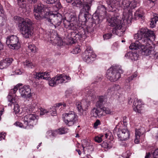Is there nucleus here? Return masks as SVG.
Masks as SVG:
<instances>
[{"mask_svg":"<svg viewBox=\"0 0 158 158\" xmlns=\"http://www.w3.org/2000/svg\"><path fill=\"white\" fill-rule=\"evenodd\" d=\"M7 98L8 101L10 102V103L8 104L9 106H11L12 104L14 103L15 98L13 97L12 95L9 94L7 97Z\"/></svg>","mask_w":158,"mask_h":158,"instance_id":"32","label":"nucleus"},{"mask_svg":"<svg viewBox=\"0 0 158 158\" xmlns=\"http://www.w3.org/2000/svg\"><path fill=\"white\" fill-rule=\"evenodd\" d=\"M28 2L31 4H34L37 2L38 0H27Z\"/></svg>","mask_w":158,"mask_h":158,"instance_id":"61","label":"nucleus"},{"mask_svg":"<svg viewBox=\"0 0 158 158\" xmlns=\"http://www.w3.org/2000/svg\"><path fill=\"white\" fill-rule=\"evenodd\" d=\"M62 7V6L60 2H58L56 5L54 6V8H56L55 11H57L59 9H60Z\"/></svg>","mask_w":158,"mask_h":158,"instance_id":"49","label":"nucleus"},{"mask_svg":"<svg viewBox=\"0 0 158 158\" xmlns=\"http://www.w3.org/2000/svg\"><path fill=\"white\" fill-rule=\"evenodd\" d=\"M136 76L137 75L135 73L133 74L132 76L129 77L128 79H127V81H128V82H130L133 79V78L136 77Z\"/></svg>","mask_w":158,"mask_h":158,"instance_id":"53","label":"nucleus"},{"mask_svg":"<svg viewBox=\"0 0 158 158\" xmlns=\"http://www.w3.org/2000/svg\"><path fill=\"white\" fill-rule=\"evenodd\" d=\"M134 38L138 40L131 44L129 48L131 50H137L140 48L142 53L146 56L149 55L151 53L152 50L146 47L151 45L152 40H154L156 35L154 32L146 28H142L138 31L134 35Z\"/></svg>","mask_w":158,"mask_h":158,"instance_id":"1","label":"nucleus"},{"mask_svg":"<svg viewBox=\"0 0 158 158\" xmlns=\"http://www.w3.org/2000/svg\"><path fill=\"white\" fill-rule=\"evenodd\" d=\"M63 20L64 27L68 29V28H69V25H70V22L66 20H65L64 18L63 19Z\"/></svg>","mask_w":158,"mask_h":158,"instance_id":"40","label":"nucleus"},{"mask_svg":"<svg viewBox=\"0 0 158 158\" xmlns=\"http://www.w3.org/2000/svg\"><path fill=\"white\" fill-rule=\"evenodd\" d=\"M5 133L4 132H1L0 133V140H2V139H4L5 138V135L4 134Z\"/></svg>","mask_w":158,"mask_h":158,"instance_id":"59","label":"nucleus"},{"mask_svg":"<svg viewBox=\"0 0 158 158\" xmlns=\"http://www.w3.org/2000/svg\"><path fill=\"white\" fill-rule=\"evenodd\" d=\"M13 60V59L12 58H6L3 60L0 64V66H2V68H6L10 65Z\"/></svg>","mask_w":158,"mask_h":158,"instance_id":"18","label":"nucleus"},{"mask_svg":"<svg viewBox=\"0 0 158 158\" xmlns=\"http://www.w3.org/2000/svg\"><path fill=\"white\" fill-rule=\"evenodd\" d=\"M81 51V50L79 48V46H78L77 47H76L74 48H73L72 52L73 54H77L80 52Z\"/></svg>","mask_w":158,"mask_h":158,"instance_id":"45","label":"nucleus"},{"mask_svg":"<svg viewBox=\"0 0 158 158\" xmlns=\"http://www.w3.org/2000/svg\"><path fill=\"white\" fill-rule=\"evenodd\" d=\"M78 40L77 38H76V37H72V32H71L70 37L68 39V42L69 44H73L75 43V41H77Z\"/></svg>","mask_w":158,"mask_h":158,"instance_id":"29","label":"nucleus"},{"mask_svg":"<svg viewBox=\"0 0 158 158\" xmlns=\"http://www.w3.org/2000/svg\"><path fill=\"white\" fill-rule=\"evenodd\" d=\"M100 124V122L99 120L97 119L95 122L94 123V127H96L98 125Z\"/></svg>","mask_w":158,"mask_h":158,"instance_id":"58","label":"nucleus"},{"mask_svg":"<svg viewBox=\"0 0 158 158\" xmlns=\"http://www.w3.org/2000/svg\"><path fill=\"white\" fill-rule=\"evenodd\" d=\"M92 6L91 2H85L84 4L82 5V8L81 9L80 11V13L79 16H80L82 15V13H89L91 10V7Z\"/></svg>","mask_w":158,"mask_h":158,"instance_id":"16","label":"nucleus"},{"mask_svg":"<svg viewBox=\"0 0 158 158\" xmlns=\"http://www.w3.org/2000/svg\"><path fill=\"white\" fill-rule=\"evenodd\" d=\"M112 35V34L107 33L103 35V38L104 40H107L110 38Z\"/></svg>","mask_w":158,"mask_h":158,"instance_id":"46","label":"nucleus"},{"mask_svg":"<svg viewBox=\"0 0 158 158\" xmlns=\"http://www.w3.org/2000/svg\"><path fill=\"white\" fill-rule=\"evenodd\" d=\"M28 111L29 112V114H28L24 116V123L27 125H28L29 123H31L30 125L33 126V125L35 124L34 123V121L35 120L36 121H37L36 115L30 114L31 112L32 111L31 109H29L27 111V112H28Z\"/></svg>","mask_w":158,"mask_h":158,"instance_id":"12","label":"nucleus"},{"mask_svg":"<svg viewBox=\"0 0 158 158\" xmlns=\"http://www.w3.org/2000/svg\"><path fill=\"white\" fill-rule=\"evenodd\" d=\"M114 135H117L120 140L125 141L128 139L130 137V132L127 127L122 128L121 127L118 129L117 127H115L113 131Z\"/></svg>","mask_w":158,"mask_h":158,"instance_id":"6","label":"nucleus"},{"mask_svg":"<svg viewBox=\"0 0 158 158\" xmlns=\"http://www.w3.org/2000/svg\"><path fill=\"white\" fill-rule=\"evenodd\" d=\"M63 77L64 79V81H65V79L68 80H69L71 79L70 77L69 76H67L66 75L64 74H63Z\"/></svg>","mask_w":158,"mask_h":158,"instance_id":"60","label":"nucleus"},{"mask_svg":"<svg viewBox=\"0 0 158 158\" xmlns=\"http://www.w3.org/2000/svg\"><path fill=\"white\" fill-rule=\"evenodd\" d=\"M153 158H158V149L155 150L152 153Z\"/></svg>","mask_w":158,"mask_h":158,"instance_id":"50","label":"nucleus"},{"mask_svg":"<svg viewBox=\"0 0 158 158\" xmlns=\"http://www.w3.org/2000/svg\"><path fill=\"white\" fill-rule=\"evenodd\" d=\"M106 96H99L98 101L96 103V105L97 107L100 108L102 107L106 102Z\"/></svg>","mask_w":158,"mask_h":158,"instance_id":"17","label":"nucleus"},{"mask_svg":"<svg viewBox=\"0 0 158 158\" xmlns=\"http://www.w3.org/2000/svg\"><path fill=\"white\" fill-rule=\"evenodd\" d=\"M68 29H71L74 31L77 29V28L75 25H74L73 23H70V25L69 26V28H68Z\"/></svg>","mask_w":158,"mask_h":158,"instance_id":"51","label":"nucleus"},{"mask_svg":"<svg viewBox=\"0 0 158 158\" xmlns=\"http://www.w3.org/2000/svg\"><path fill=\"white\" fill-rule=\"evenodd\" d=\"M18 4L21 8H25L26 6L25 3L22 2L21 1H18Z\"/></svg>","mask_w":158,"mask_h":158,"instance_id":"54","label":"nucleus"},{"mask_svg":"<svg viewBox=\"0 0 158 158\" xmlns=\"http://www.w3.org/2000/svg\"><path fill=\"white\" fill-rule=\"evenodd\" d=\"M77 108L79 112H81L83 111V109L81 105V102H78L76 104Z\"/></svg>","mask_w":158,"mask_h":158,"instance_id":"38","label":"nucleus"},{"mask_svg":"<svg viewBox=\"0 0 158 158\" xmlns=\"http://www.w3.org/2000/svg\"><path fill=\"white\" fill-rule=\"evenodd\" d=\"M103 110L105 111V113L106 114H109L111 113V111L108 108H103Z\"/></svg>","mask_w":158,"mask_h":158,"instance_id":"57","label":"nucleus"},{"mask_svg":"<svg viewBox=\"0 0 158 158\" xmlns=\"http://www.w3.org/2000/svg\"><path fill=\"white\" fill-rule=\"evenodd\" d=\"M47 134L49 135L50 136H53V132H52V130H50L48 131L47 132Z\"/></svg>","mask_w":158,"mask_h":158,"instance_id":"63","label":"nucleus"},{"mask_svg":"<svg viewBox=\"0 0 158 158\" xmlns=\"http://www.w3.org/2000/svg\"><path fill=\"white\" fill-rule=\"evenodd\" d=\"M93 31L92 28L90 26L85 28L80 26L77 29L76 31L72 32V37L75 36L78 40H80L81 39H85L88 33L92 32Z\"/></svg>","mask_w":158,"mask_h":158,"instance_id":"5","label":"nucleus"},{"mask_svg":"<svg viewBox=\"0 0 158 158\" xmlns=\"http://www.w3.org/2000/svg\"><path fill=\"white\" fill-rule=\"evenodd\" d=\"M63 19L62 15L58 13L57 14H53L50 16V23L53 24L56 28L60 26Z\"/></svg>","mask_w":158,"mask_h":158,"instance_id":"10","label":"nucleus"},{"mask_svg":"<svg viewBox=\"0 0 158 158\" xmlns=\"http://www.w3.org/2000/svg\"><path fill=\"white\" fill-rule=\"evenodd\" d=\"M6 44L13 49H18L20 47V43L18 37L14 35L8 36L6 38Z\"/></svg>","mask_w":158,"mask_h":158,"instance_id":"9","label":"nucleus"},{"mask_svg":"<svg viewBox=\"0 0 158 158\" xmlns=\"http://www.w3.org/2000/svg\"><path fill=\"white\" fill-rule=\"evenodd\" d=\"M82 146L84 150L85 148H87V147L90 146V144L89 142H87L85 140H83L82 141Z\"/></svg>","mask_w":158,"mask_h":158,"instance_id":"35","label":"nucleus"},{"mask_svg":"<svg viewBox=\"0 0 158 158\" xmlns=\"http://www.w3.org/2000/svg\"><path fill=\"white\" fill-rule=\"evenodd\" d=\"M158 21V15L155 14L150 21V25L152 27H154L155 26L156 22Z\"/></svg>","mask_w":158,"mask_h":158,"instance_id":"24","label":"nucleus"},{"mask_svg":"<svg viewBox=\"0 0 158 158\" xmlns=\"http://www.w3.org/2000/svg\"><path fill=\"white\" fill-rule=\"evenodd\" d=\"M34 13L35 18L36 19L39 20L42 19V13L34 12Z\"/></svg>","mask_w":158,"mask_h":158,"instance_id":"37","label":"nucleus"},{"mask_svg":"<svg viewBox=\"0 0 158 158\" xmlns=\"http://www.w3.org/2000/svg\"><path fill=\"white\" fill-rule=\"evenodd\" d=\"M23 85L22 83H19L15 86L14 88L11 89L10 92L9 94L12 95L13 94H15L17 90L18 89V88L20 86Z\"/></svg>","mask_w":158,"mask_h":158,"instance_id":"28","label":"nucleus"},{"mask_svg":"<svg viewBox=\"0 0 158 158\" xmlns=\"http://www.w3.org/2000/svg\"><path fill=\"white\" fill-rule=\"evenodd\" d=\"M54 36L55 39H54V37H52L51 36L50 40L53 42L57 44L58 45L60 46L62 45L63 42L62 40L56 35H55Z\"/></svg>","mask_w":158,"mask_h":158,"instance_id":"23","label":"nucleus"},{"mask_svg":"<svg viewBox=\"0 0 158 158\" xmlns=\"http://www.w3.org/2000/svg\"><path fill=\"white\" fill-rule=\"evenodd\" d=\"M44 3L50 4L55 3L57 0H42Z\"/></svg>","mask_w":158,"mask_h":158,"instance_id":"44","label":"nucleus"},{"mask_svg":"<svg viewBox=\"0 0 158 158\" xmlns=\"http://www.w3.org/2000/svg\"><path fill=\"white\" fill-rule=\"evenodd\" d=\"M46 72L36 73L35 75L34 76V78L36 79L39 80L40 79H44L49 80V77H44L45 75Z\"/></svg>","mask_w":158,"mask_h":158,"instance_id":"21","label":"nucleus"},{"mask_svg":"<svg viewBox=\"0 0 158 158\" xmlns=\"http://www.w3.org/2000/svg\"><path fill=\"white\" fill-rule=\"evenodd\" d=\"M117 87L118 89L120 88L118 85H115L114 86H113L108 90V92L110 93L113 91L114 90L115 87Z\"/></svg>","mask_w":158,"mask_h":158,"instance_id":"47","label":"nucleus"},{"mask_svg":"<svg viewBox=\"0 0 158 158\" xmlns=\"http://www.w3.org/2000/svg\"><path fill=\"white\" fill-rule=\"evenodd\" d=\"M106 3L108 5V9L109 11L113 12L115 10L114 9V4L115 3V1L114 0H107Z\"/></svg>","mask_w":158,"mask_h":158,"instance_id":"19","label":"nucleus"},{"mask_svg":"<svg viewBox=\"0 0 158 158\" xmlns=\"http://www.w3.org/2000/svg\"><path fill=\"white\" fill-rule=\"evenodd\" d=\"M106 7L103 5L98 6L96 13L92 17L94 23L96 24H99L102 22V19L106 17Z\"/></svg>","mask_w":158,"mask_h":158,"instance_id":"3","label":"nucleus"},{"mask_svg":"<svg viewBox=\"0 0 158 158\" xmlns=\"http://www.w3.org/2000/svg\"><path fill=\"white\" fill-rule=\"evenodd\" d=\"M28 48L32 52L35 53L37 51V48L34 45L30 44L28 46Z\"/></svg>","mask_w":158,"mask_h":158,"instance_id":"33","label":"nucleus"},{"mask_svg":"<svg viewBox=\"0 0 158 158\" xmlns=\"http://www.w3.org/2000/svg\"><path fill=\"white\" fill-rule=\"evenodd\" d=\"M58 130L59 134L62 135L67 133L68 132L69 129L67 128L62 127L58 129Z\"/></svg>","mask_w":158,"mask_h":158,"instance_id":"31","label":"nucleus"},{"mask_svg":"<svg viewBox=\"0 0 158 158\" xmlns=\"http://www.w3.org/2000/svg\"><path fill=\"white\" fill-rule=\"evenodd\" d=\"M42 19H46V20H47L49 22L50 21V16L53 14H50L48 12H45L44 11L42 13Z\"/></svg>","mask_w":158,"mask_h":158,"instance_id":"26","label":"nucleus"},{"mask_svg":"<svg viewBox=\"0 0 158 158\" xmlns=\"http://www.w3.org/2000/svg\"><path fill=\"white\" fill-rule=\"evenodd\" d=\"M93 111L94 112L97 116H99L101 114H100L101 110L97 109H96L95 108L93 109Z\"/></svg>","mask_w":158,"mask_h":158,"instance_id":"52","label":"nucleus"},{"mask_svg":"<svg viewBox=\"0 0 158 158\" xmlns=\"http://www.w3.org/2000/svg\"><path fill=\"white\" fill-rule=\"evenodd\" d=\"M102 146L104 147L105 148H109V144L106 142H103L102 143Z\"/></svg>","mask_w":158,"mask_h":158,"instance_id":"64","label":"nucleus"},{"mask_svg":"<svg viewBox=\"0 0 158 158\" xmlns=\"http://www.w3.org/2000/svg\"><path fill=\"white\" fill-rule=\"evenodd\" d=\"M13 104L14 107V110L16 114L17 113H18L19 111V107L18 104H16L15 105L14 103Z\"/></svg>","mask_w":158,"mask_h":158,"instance_id":"48","label":"nucleus"},{"mask_svg":"<svg viewBox=\"0 0 158 158\" xmlns=\"http://www.w3.org/2000/svg\"><path fill=\"white\" fill-rule=\"evenodd\" d=\"M53 136H55L57 134H59L58 130H52Z\"/></svg>","mask_w":158,"mask_h":158,"instance_id":"62","label":"nucleus"},{"mask_svg":"<svg viewBox=\"0 0 158 158\" xmlns=\"http://www.w3.org/2000/svg\"><path fill=\"white\" fill-rule=\"evenodd\" d=\"M117 2H118L120 7L123 8L124 9L127 8L128 9V14L126 16L124 17L123 21L125 22L126 21L127 23H129L132 19V11L131 10L128 9L129 6L130 5V2L129 0H124L117 1Z\"/></svg>","mask_w":158,"mask_h":158,"instance_id":"8","label":"nucleus"},{"mask_svg":"<svg viewBox=\"0 0 158 158\" xmlns=\"http://www.w3.org/2000/svg\"><path fill=\"white\" fill-rule=\"evenodd\" d=\"M25 66H26L28 68L31 69L34 67L35 65L33 64L31 62L28 60H26L25 62H23Z\"/></svg>","mask_w":158,"mask_h":158,"instance_id":"34","label":"nucleus"},{"mask_svg":"<svg viewBox=\"0 0 158 158\" xmlns=\"http://www.w3.org/2000/svg\"><path fill=\"white\" fill-rule=\"evenodd\" d=\"M85 56H83V59L87 63H91L95 60L96 55L94 53L91 48L89 49L88 48L85 51Z\"/></svg>","mask_w":158,"mask_h":158,"instance_id":"11","label":"nucleus"},{"mask_svg":"<svg viewBox=\"0 0 158 158\" xmlns=\"http://www.w3.org/2000/svg\"><path fill=\"white\" fill-rule=\"evenodd\" d=\"M139 56L136 52H131L130 59L132 60H136L138 59Z\"/></svg>","mask_w":158,"mask_h":158,"instance_id":"30","label":"nucleus"},{"mask_svg":"<svg viewBox=\"0 0 158 158\" xmlns=\"http://www.w3.org/2000/svg\"><path fill=\"white\" fill-rule=\"evenodd\" d=\"M44 11V7L40 5H38L37 6H34V12L42 13Z\"/></svg>","mask_w":158,"mask_h":158,"instance_id":"25","label":"nucleus"},{"mask_svg":"<svg viewBox=\"0 0 158 158\" xmlns=\"http://www.w3.org/2000/svg\"><path fill=\"white\" fill-rule=\"evenodd\" d=\"M6 23V18L5 17H0V27L3 26Z\"/></svg>","mask_w":158,"mask_h":158,"instance_id":"43","label":"nucleus"},{"mask_svg":"<svg viewBox=\"0 0 158 158\" xmlns=\"http://www.w3.org/2000/svg\"><path fill=\"white\" fill-rule=\"evenodd\" d=\"M64 82L63 74H59L52 78L49 81V85L52 86H55L59 84Z\"/></svg>","mask_w":158,"mask_h":158,"instance_id":"14","label":"nucleus"},{"mask_svg":"<svg viewBox=\"0 0 158 158\" xmlns=\"http://www.w3.org/2000/svg\"><path fill=\"white\" fill-rule=\"evenodd\" d=\"M138 133L136 132V133L135 139L134 142L135 143H137L139 142V136L138 135Z\"/></svg>","mask_w":158,"mask_h":158,"instance_id":"56","label":"nucleus"},{"mask_svg":"<svg viewBox=\"0 0 158 158\" xmlns=\"http://www.w3.org/2000/svg\"><path fill=\"white\" fill-rule=\"evenodd\" d=\"M83 14L84 19H85V20L84 21H88L90 19V18L91 17V16L89 15V13L88 14L87 13H82V15H81L80 16L82 15Z\"/></svg>","mask_w":158,"mask_h":158,"instance_id":"36","label":"nucleus"},{"mask_svg":"<svg viewBox=\"0 0 158 158\" xmlns=\"http://www.w3.org/2000/svg\"><path fill=\"white\" fill-rule=\"evenodd\" d=\"M14 19L23 37L26 38L31 37L34 29L32 21L28 18L24 19L18 16H15Z\"/></svg>","mask_w":158,"mask_h":158,"instance_id":"2","label":"nucleus"},{"mask_svg":"<svg viewBox=\"0 0 158 158\" xmlns=\"http://www.w3.org/2000/svg\"><path fill=\"white\" fill-rule=\"evenodd\" d=\"M48 112V111L45 109H44L43 108H41L40 109V113L41 115H43L45 113H47Z\"/></svg>","mask_w":158,"mask_h":158,"instance_id":"55","label":"nucleus"},{"mask_svg":"<svg viewBox=\"0 0 158 158\" xmlns=\"http://www.w3.org/2000/svg\"><path fill=\"white\" fill-rule=\"evenodd\" d=\"M122 20L118 19L115 17H112L108 20V25L112 27L118 26L117 27L120 28L122 25Z\"/></svg>","mask_w":158,"mask_h":158,"instance_id":"15","label":"nucleus"},{"mask_svg":"<svg viewBox=\"0 0 158 158\" xmlns=\"http://www.w3.org/2000/svg\"><path fill=\"white\" fill-rule=\"evenodd\" d=\"M19 89L22 97L26 98H29L31 97V89L29 85H24L23 88Z\"/></svg>","mask_w":158,"mask_h":158,"instance_id":"13","label":"nucleus"},{"mask_svg":"<svg viewBox=\"0 0 158 158\" xmlns=\"http://www.w3.org/2000/svg\"><path fill=\"white\" fill-rule=\"evenodd\" d=\"M134 15L135 18L138 17L139 18H140L141 19H142L143 16V11L140 9H138L135 11Z\"/></svg>","mask_w":158,"mask_h":158,"instance_id":"27","label":"nucleus"},{"mask_svg":"<svg viewBox=\"0 0 158 158\" xmlns=\"http://www.w3.org/2000/svg\"><path fill=\"white\" fill-rule=\"evenodd\" d=\"M86 1H87V0H74V2L72 3V5L73 6L81 8L84 3Z\"/></svg>","mask_w":158,"mask_h":158,"instance_id":"20","label":"nucleus"},{"mask_svg":"<svg viewBox=\"0 0 158 158\" xmlns=\"http://www.w3.org/2000/svg\"><path fill=\"white\" fill-rule=\"evenodd\" d=\"M78 117L75 113L70 111L63 114V119L65 124L68 126H71L77 122Z\"/></svg>","mask_w":158,"mask_h":158,"instance_id":"7","label":"nucleus"},{"mask_svg":"<svg viewBox=\"0 0 158 158\" xmlns=\"http://www.w3.org/2000/svg\"><path fill=\"white\" fill-rule=\"evenodd\" d=\"M118 26H115V27L113 29L112 32L114 34H116L118 35V32H119L121 28L122 27V25L120 26V28L117 27Z\"/></svg>","mask_w":158,"mask_h":158,"instance_id":"42","label":"nucleus"},{"mask_svg":"<svg viewBox=\"0 0 158 158\" xmlns=\"http://www.w3.org/2000/svg\"><path fill=\"white\" fill-rule=\"evenodd\" d=\"M137 102H134L133 103V105L135 107L134 108V110L136 112H139L140 111L139 108L141 107V101L140 100H136Z\"/></svg>","mask_w":158,"mask_h":158,"instance_id":"22","label":"nucleus"},{"mask_svg":"<svg viewBox=\"0 0 158 158\" xmlns=\"http://www.w3.org/2000/svg\"><path fill=\"white\" fill-rule=\"evenodd\" d=\"M136 2L134 1L130 2V5L129 6V9L130 8L131 10L134 9L136 7Z\"/></svg>","mask_w":158,"mask_h":158,"instance_id":"39","label":"nucleus"},{"mask_svg":"<svg viewBox=\"0 0 158 158\" xmlns=\"http://www.w3.org/2000/svg\"><path fill=\"white\" fill-rule=\"evenodd\" d=\"M103 135H100V136H97L94 138L95 141L98 143H101L102 141V137H103Z\"/></svg>","mask_w":158,"mask_h":158,"instance_id":"41","label":"nucleus"},{"mask_svg":"<svg viewBox=\"0 0 158 158\" xmlns=\"http://www.w3.org/2000/svg\"><path fill=\"white\" fill-rule=\"evenodd\" d=\"M123 73V70L119 66L111 67L107 71V77L111 81L114 82L120 78V74Z\"/></svg>","mask_w":158,"mask_h":158,"instance_id":"4","label":"nucleus"}]
</instances>
